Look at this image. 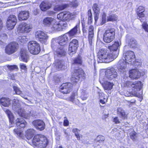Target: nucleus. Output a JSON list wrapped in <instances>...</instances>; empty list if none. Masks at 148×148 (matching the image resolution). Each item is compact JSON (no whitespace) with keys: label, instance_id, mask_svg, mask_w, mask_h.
<instances>
[{"label":"nucleus","instance_id":"1","mask_svg":"<svg viewBox=\"0 0 148 148\" xmlns=\"http://www.w3.org/2000/svg\"><path fill=\"white\" fill-rule=\"evenodd\" d=\"M86 78V74L83 70L79 66L74 67L71 73V82L62 83L59 87V91L64 94H69L72 90L73 86H76L79 82Z\"/></svg>","mask_w":148,"mask_h":148},{"label":"nucleus","instance_id":"2","mask_svg":"<svg viewBox=\"0 0 148 148\" xmlns=\"http://www.w3.org/2000/svg\"><path fill=\"white\" fill-rule=\"evenodd\" d=\"M36 131L33 128H29L25 132V136L28 140L33 138L32 145L34 147L45 148L49 143V140L44 135L39 134L35 135Z\"/></svg>","mask_w":148,"mask_h":148},{"label":"nucleus","instance_id":"3","mask_svg":"<svg viewBox=\"0 0 148 148\" xmlns=\"http://www.w3.org/2000/svg\"><path fill=\"white\" fill-rule=\"evenodd\" d=\"M98 59L101 62H110L114 60L117 56V53H109L106 49H100L97 53Z\"/></svg>","mask_w":148,"mask_h":148},{"label":"nucleus","instance_id":"4","mask_svg":"<svg viewBox=\"0 0 148 148\" xmlns=\"http://www.w3.org/2000/svg\"><path fill=\"white\" fill-rule=\"evenodd\" d=\"M27 48L30 53L34 55L38 54L41 51L40 44L36 41H29L27 44Z\"/></svg>","mask_w":148,"mask_h":148},{"label":"nucleus","instance_id":"5","mask_svg":"<svg viewBox=\"0 0 148 148\" xmlns=\"http://www.w3.org/2000/svg\"><path fill=\"white\" fill-rule=\"evenodd\" d=\"M58 40L59 46L56 51V54L58 56H65L66 51L65 50V47L68 40V38H59Z\"/></svg>","mask_w":148,"mask_h":148},{"label":"nucleus","instance_id":"6","mask_svg":"<svg viewBox=\"0 0 148 148\" xmlns=\"http://www.w3.org/2000/svg\"><path fill=\"white\" fill-rule=\"evenodd\" d=\"M144 7L141 6L139 7L137 10L138 16L137 18L142 22H144L146 21V18L144 13ZM142 26L145 31L148 32V25L146 23H144L142 24Z\"/></svg>","mask_w":148,"mask_h":148},{"label":"nucleus","instance_id":"7","mask_svg":"<svg viewBox=\"0 0 148 148\" xmlns=\"http://www.w3.org/2000/svg\"><path fill=\"white\" fill-rule=\"evenodd\" d=\"M19 48V45L17 43L14 42H11L5 46V53L8 55H11L16 52Z\"/></svg>","mask_w":148,"mask_h":148},{"label":"nucleus","instance_id":"8","mask_svg":"<svg viewBox=\"0 0 148 148\" xmlns=\"http://www.w3.org/2000/svg\"><path fill=\"white\" fill-rule=\"evenodd\" d=\"M76 14L74 13H71L69 12H62L57 15V17L60 20L69 21L75 18Z\"/></svg>","mask_w":148,"mask_h":148},{"label":"nucleus","instance_id":"9","mask_svg":"<svg viewBox=\"0 0 148 148\" xmlns=\"http://www.w3.org/2000/svg\"><path fill=\"white\" fill-rule=\"evenodd\" d=\"M67 26V24L65 22H56L51 26V29L53 31H60Z\"/></svg>","mask_w":148,"mask_h":148},{"label":"nucleus","instance_id":"10","mask_svg":"<svg viewBox=\"0 0 148 148\" xmlns=\"http://www.w3.org/2000/svg\"><path fill=\"white\" fill-rule=\"evenodd\" d=\"M17 19L15 16L11 15L8 17L6 22L7 27L9 30L12 29L16 25Z\"/></svg>","mask_w":148,"mask_h":148},{"label":"nucleus","instance_id":"11","mask_svg":"<svg viewBox=\"0 0 148 148\" xmlns=\"http://www.w3.org/2000/svg\"><path fill=\"white\" fill-rule=\"evenodd\" d=\"M78 46V40L76 39H73L70 42L68 51L70 53L74 54L76 53Z\"/></svg>","mask_w":148,"mask_h":148},{"label":"nucleus","instance_id":"12","mask_svg":"<svg viewBox=\"0 0 148 148\" xmlns=\"http://www.w3.org/2000/svg\"><path fill=\"white\" fill-rule=\"evenodd\" d=\"M32 124L36 129L40 131L44 130L45 124L44 122L40 119H36L32 122Z\"/></svg>","mask_w":148,"mask_h":148},{"label":"nucleus","instance_id":"13","mask_svg":"<svg viewBox=\"0 0 148 148\" xmlns=\"http://www.w3.org/2000/svg\"><path fill=\"white\" fill-rule=\"evenodd\" d=\"M105 74L107 78L110 80L116 77L117 76V72L113 67L107 69L106 71Z\"/></svg>","mask_w":148,"mask_h":148},{"label":"nucleus","instance_id":"14","mask_svg":"<svg viewBox=\"0 0 148 148\" xmlns=\"http://www.w3.org/2000/svg\"><path fill=\"white\" fill-rule=\"evenodd\" d=\"M32 26L26 23H23L18 26V30L21 33H28L31 30Z\"/></svg>","mask_w":148,"mask_h":148},{"label":"nucleus","instance_id":"15","mask_svg":"<svg viewBox=\"0 0 148 148\" xmlns=\"http://www.w3.org/2000/svg\"><path fill=\"white\" fill-rule=\"evenodd\" d=\"M125 60L129 62H132L135 59V56L134 52L131 51H127L124 53Z\"/></svg>","mask_w":148,"mask_h":148},{"label":"nucleus","instance_id":"16","mask_svg":"<svg viewBox=\"0 0 148 148\" xmlns=\"http://www.w3.org/2000/svg\"><path fill=\"white\" fill-rule=\"evenodd\" d=\"M79 23L69 32L64 34L62 37H71L75 36L77 33V29L79 28Z\"/></svg>","mask_w":148,"mask_h":148},{"label":"nucleus","instance_id":"17","mask_svg":"<svg viewBox=\"0 0 148 148\" xmlns=\"http://www.w3.org/2000/svg\"><path fill=\"white\" fill-rule=\"evenodd\" d=\"M16 112L18 115L25 119H29L30 116V112L29 113L27 112L25 110L21 107L17 108V109H16Z\"/></svg>","mask_w":148,"mask_h":148},{"label":"nucleus","instance_id":"18","mask_svg":"<svg viewBox=\"0 0 148 148\" xmlns=\"http://www.w3.org/2000/svg\"><path fill=\"white\" fill-rule=\"evenodd\" d=\"M140 74V72L137 69H132L129 72V77L132 80L138 79Z\"/></svg>","mask_w":148,"mask_h":148},{"label":"nucleus","instance_id":"19","mask_svg":"<svg viewBox=\"0 0 148 148\" xmlns=\"http://www.w3.org/2000/svg\"><path fill=\"white\" fill-rule=\"evenodd\" d=\"M121 45L120 38H119V41L114 42V43L112 45L108 47V48L110 49L111 53H114L115 52L118 55V53L116 51Z\"/></svg>","mask_w":148,"mask_h":148},{"label":"nucleus","instance_id":"20","mask_svg":"<svg viewBox=\"0 0 148 148\" xmlns=\"http://www.w3.org/2000/svg\"><path fill=\"white\" fill-rule=\"evenodd\" d=\"M27 124L26 121L22 118H18L15 120L16 126L20 129L24 128Z\"/></svg>","mask_w":148,"mask_h":148},{"label":"nucleus","instance_id":"21","mask_svg":"<svg viewBox=\"0 0 148 148\" xmlns=\"http://www.w3.org/2000/svg\"><path fill=\"white\" fill-rule=\"evenodd\" d=\"M143 84L140 81L134 82L131 84L132 90L134 92L140 91L141 89Z\"/></svg>","mask_w":148,"mask_h":148},{"label":"nucleus","instance_id":"22","mask_svg":"<svg viewBox=\"0 0 148 148\" xmlns=\"http://www.w3.org/2000/svg\"><path fill=\"white\" fill-rule=\"evenodd\" d=\"M55 22H56V20L51 17H46L43 21V24L44 25L49 26L51 29V26L55 23Z\"/></svg>","mask_w":148,"mask_h":148},{"label":"nucleus","instance_id":"23","mask_svg":"<svg viewBox=\"0 0 148 148\" xmlns=\"http://www.w3.org/2000/svg\"><path fill=\"white\" fill-rule=\"evenodd\" d=\"M20 54L21 59V60L25 62H27L28 61L29 58L27 51L24 49H21Z\"/></svg>","mask_w":148,"mask_h":148},{"label":"nucleus","instance_id":"24","mask_svg":"<svg viewBox=\"0 0 148 148\" xmlns=\"http://www.w3.org/2000/svg\"><path fill=\"white\" fill-rule=\"evenodd\" d=\"M126 42L128 46L132 48L135 49L138 47V45L136 40L133 38L126 39Z\"/></svg>","mask_w":148,"mask_h":148},{"label":"nucleus","instance_id":"25","mask_svg":"<svg viewBox=\"0 0 148 148\" xmlns=\"http://www.w3.org/2000/svg\"><path fill=\"white\" fill-rule=\"evenodd\" d=\"M117 113L122 120L127 119L128 114L126 113L125 110L121 108H119L117 109Z\"/></svg>","mask_w":148,"mask_h":148},{"label":"nucleus","instance_id":"26","mask_svg":"<svg viewBox=\"0 0 148 148\" xmlns=\"http://www.w3.org/2000/svg\"><path fill=\"white\" fill-rule=\"evenodd\" d=\"M51 7V5L48 1H45L42 2L40 5V9L43 11L49 9Z\"/></svg>","mask_w":148,"mask_h":148},{"label":"nucleus","instance_id":"27","mask_svg":"<svg viewBox=\"0 0 148 148\" xmlns=\"http://www.w3.org/2000/svg\"><path fill=\"white\" fill-rule=\"evenodd\" d=\"M11 101L9 97H3L0 98V103L5 107H8L11 104Z\"/></svg>","mask_w":148,"mask_h":148},{"label":"nucleus","instance_id":"28","mask_svg":"<svg viewBox=\"0 0 148 148\" xmlns=\"http://www.w3.org/2000/svg\"><path fill=\"white\" fill-rule=\"evenodd\" d=\"M29 16V12L27 11H22L20 12L18 15L19 20H26L28 18Z\"/></svg>","mask_w":148,"mask_h":148},{"label":"nucleus","instance_id":"29","mask_svg":"<svg viewBox=\"0 0 148 148\" xmlns=\"http://www.w3.org/2000/svg\"><path fill=\"white\" fill-rule=\"evenodd\" d=\"M127 69V63L126 61L123 60L120 62L118 70L121 72H124L126 71Z\"/></svg>","mask_w":148,"mask_h":148},{"label":"nucleus","instance_id":"30","mask_svg":"<svg viewBox=\"0 0 148 148\" xmlns=\"http://www.w3.org/2000/svg\"><path fill=\"white\" fill-rule=\"evenodd\" d=\"M5 113L9 118V121L11 124L14 123V117L11 111L8 109H7L5 111Z\"/></svg>","mask_w":148,"mask_h":148},{"label":"nucleus","instance_id":"31","mask_svg":"<svg viewBox=\"0 0 148 148\" xmlns=\"http://www.w3.org/2000/svg\"><path fill=\"white\" fill-rule=\"evenodd\" d=\"M115 34L114 29L107 30L103 34V37H114Z\"/></svg>","mask_w":148,"mask_h":148},{"label":"nucleus","instance_id":"32","mask_svg":"<svg viewBox=\"0 0 148 148\" xmlns=\"http://www.w3.org/2000/svg\"><path fill=\"white\" fill-rule=\"evenodd\" d=\"M113 85L112 83L106 81L103 83V86L105 90H110L112 88Z\"/></svg>","mask_w":148,"mask_h":148},{"label":"nucleus","instance_id":"33","mask_svg":"<svg viewBox=\"0 0 148 148\" xmlns=\"http://www.w3.org/2000/svg\"><path fill=\"white\" fill-rule=\"evenodd\" d=\"M69 6V4H63L62 5H57L54 7V10L56 11L62 10L66 8Z\"/></svg>","mask_w":148,"mask_h":148},{"label":"nucleus","instance_id":"34","mask_svg":"<svg viewBox=\"0 0 148 148\" xmlns=\"http://www.w3.org/2000/svg\"><path fill=\"white\" fill-rule=\"evenodd\" d=\"M73 64H78L79 65H81L82 64V60L81 58L80 57H78L75 58L73 60Z\"/></svg>","mask_w":148,"mask_h":148},{"label":"nucleus","instance_id":"35","mask_svg":"<svg viewBox=\"0 0 148 148\" xmlns=\"http://www.w3.org/2000/svg\"><path fill=\"white\" fill-rule=\"evenodd\" d=\"M36 37H49V36L43 31H38L35 33Z\"/></svg>","mask_w":148,"mask_h":148},{"label":"nucleus","instance_id":"36","mask_svg":"<svg viewBox=\"0 0 148 148\" xmlns=\"http://www.w3.org/2000/svg\"><path fill=\"white\" fill-rule=\"evenodd\" d=\"M80 131V130L76 128H73L72 130L73 132L74 133L75 136L77 138V140H80L81 139L80 138H82L83 137L82 135H80L78 133V132Z\"/></svg>","mask_w":148,"mask_h":148},{"label":"nucleus","instance_id":"37","mask_svg":"<svg viewBox=\"0 0 148 148\" xmlns=\"http://www.w3.org/2000/svg\"><path fill=\"white\" fill-rule=\"evenodd\" d=\"M129 134L130 138L133 141H135L137 140V133L134 130L131 132Z\"/></svg>","mask_w":148,"mask_h":148},{"label":"nucleus","instance_id":"38","mask_svg":"<svg viewBox=\"0 0 148 148\" xmlns=\"http://www.w3.org/2000/svg\"><path fill=\"white\" fill-rule=\"evenodd\" d=\"M117 19V16L115 14L110 15L107 17V21H114Z\"/></svg>","mask_w":148,"mask_h":148},{"label":"nucleus","instance_id":"39","mask_svg":"<svg viewBox=\"0 0 148 148\" xmlns=\"http://www.w3.org/2000/svg\"><path fill=\"white\" fill-rule=\"evenodd\" d=\"M13 131L15 134L17 135L20 137H21L23 135V131L20 130L18 128L14 129Z\"/></svg>","mask_w":148,"mask_h":148},{"label":"nucleus","instance_id":"40","mask_svg":"<svg viewBox=\"0 0 148 148\" xmlns=\"http://www.w3.org/2000/svg\"><path fill=\"white\" fill-rule=\"evenodd\" d=\"M70 6L74 8H77L79 5L78 2L77 0H74L69 3Z\"/></svg>","mask_w":148,"mask_h":148},{"label":"nucleus","instance_id":"41","mask_svg":"<svg viewBox=\"0 0 148 148\" xmlns=\"http://www.w3.org/2000/svg\"><path fill=\"white\" fill-rule=\"evenodd\" d=\"M105 138L104 137L101 135L98 136L95 140L96 142L101 143L103 142L105 140Z\"/></svg>","mask_w":148,"mask_h":148},{"label":"nucleus","instance_id":"42","mask_svg":"<svg viewBox=\"0 0 148 148\" xmlns=\"http://www.w3.org/2000/svg\"><path fill=\"white\" fill-rule=\"evenodd\" d=\"M92 9L94 13H99L100 8L99 5L95 3L93 4Z\"/></svg>","mask_w":148,"mask_h":148},{"label":"nucleus","instance_id":"43","mask_svg":"<svg viewBox=\"0 0 148 148\" xmlns=\"http://www.w3.org/2000/svg\"><path fill=\"white\" fill-rule=\"evenodd\" d=\"M7 67L9 70L10 71H12L14 70L17 71L18 69L17 66L16 65H8Z\"/></svg>","mask_w":148,"mask_h":148},{"label":"nucleus","instance_id":"44","mask_svg":"<svg viewBox=\"0 0 148 148\" xmlns=\"http://www.w3.org/2000/svg\"><path fill=\"white\" fill-rule=\"evenodd\" d=\"M88 23L90 24L92 23V17L91 10H89L88 12Z\"/></svg>","mask_w":148,"mask_h":148},{"label":"nucleus","instance_id":"45","mask_svg":"<svg viewBox=\"0 0 148 148\" xmlns=\"http://www.w3.org/2000/svg\"><path fill=\"white\" fill-rule=\"evenodd\" d=\"M14 91L15 92L16 94L20 95L22 94V92L20 90L19 88L18 87L14 86L13 87Z\"/></svg>","mask_w":148,"mask_h":148},{"label":"nucleus","instance_id":"46","mask_svg":"<svg viewBox=\"0 0 148 148\" xmlns=\"http://www.w3.org/2000/svg\"><path fill=\"white\" fill-rule=\"evenodd\" d=\"M77 92H73L69 98V100L72 102H74L75 97L77 96Z\"/></svg>","mask_w":148,"mask_h":148},{"label":"nucleus","instance_id":"47","mask_svg":"<svg viewBox=\"0 0 148 148\" xmlns=\"http://www.w3.org/2000/svg\"><path fill=\"white\" fill-rule=\"evenodd\" d=\"M106 22V15L105 13H103L102 16V19L101 24L102 25L105 23Z\"/></svg>","mask_w":148,"mask_h":148},{"label":"nucleus","instance_id":"48","mask_svg":"<svg viewBox=\"0 0 148 148\" xmlns=\"http://www.w3.org/2000/svg\"><path fill=\"white\" fill-rule=\"evenodd\" d=\"M103 40L104 42L107 43H108L113 41V38H103Z\"/></svg>","mask_w":148,"mask_h":148},{"label":"nucleus","instance_id":"49","mask_svg":"<svg viewBox=\"0 0 148 148\" xmlns=\"http://www.w3.org/2000/svg\"><path fill=\"white\" fill-rule=\"evenodd\" d=\"M64 120L63 121V125L64 126H67L69 125V121L67 119L66 117L65 116L64 117Z\"/></svg>","mask_w":148,"mask_h":148},{"label":"nucleus","instance_id":"50","mask_svg":"<svg viewBox=\"0 0 148 148\" xmlns=\"http://www.w3.org/2000/svg\"><path fill=\"white\" fill-rule=\"evenodd\" d=\"M20 68L21 70H23L25 71H27V68L25 64L23 63H21L20 64Z\"/></svg>","mask_w":148,"mask_h":148},{"label":"nucleus","instance_id":"51","mask_svg":"<svg viewBox=\"0 0 148 148\" xmlns=\"http://www.w3.org/2000/svg\"><path fill=\"white\" fill-rule=\"evenodd\" d=\"M113 122L115 124H117L120 123L121 122L119 120L118 117L116 116L114 117L113 119Z\"/></svg>","mask_w":148,"mask_h":148},{"label":"nucleus","instance_id":"52","mask_svg":"<svg viewBox=\"0 0 148 148\" xmlns=\"http://www.w3.org/2000/svg\"><path fill=\"white\" fill-rule=\"evenodd\" d=\"M47 38H39V40L40 42L42 43H45L47 41Z\"/></svg>","mask_w":148,"mask_h":148},{"label":"nucleus","instance_id":"53","mask_svg":"<svg viewBox=\"0 0 148 148\" xmlns=\"http://www.w3.org/2000/svg\"><path fill=\"white\" fill-rule=\"evenodd\" d=\"M132 82L130 81H126L124 83V85L125 87H128L130 86L131 87V84H132Z\"/></svg>","mask_w":148,"mask_h":148},{"label":"nucleus","instance_id":"54","mask_svg":"<svg viewBox=\"0 0 148 148\" xmlns=\"http://www.w3.org/2000/svg\"><path fill=\"white\" fill-rule=\"evenodd\" d=\"M107 101V99H106L105 98H103V99H101L99 100L100 102L103 104H105Z\"/></svg>","mask_w":148,"mask_h":148},{"label":"nucleus","instance_id":"55","mask_svg":"<svg viewBox=\"0 0 148 148\" xmlns=\"http://www.w3.org/2000/svg\"><path fill=\"white\" fill-rule=\"evenodd\" d=\"M136 102V100L135 99H132L131 100L128 101V103L130 105H132L133 104H135Z\"/></svg>","mask_w":148,"mask_h":148},{"label":"nucleus","instance_id":"56","mask_svg":"<svg viewBox=\"0 0 148 148\" xmlns=\"http://www.w3.org/2000/svg\"><path fill=\"white\" fill-rule=\"evenodd\" d=\"M99 13H94V19L95 21L96 22L98 19Z\"/></svg>","mask_w":148,"mask_h":148},{"label":"nucleus","instance_id":"57","mask_svg":"<svg viewBox=\"0 0 148 148\" xmlns=\"http://www.w3.org/2000/svg\"><path fill=\"white\" fill-rule=\"evenodd\" d=\"M55 2L56 4H59L62 3L63 2V0H56L55 1Z\"/></svg>","mask_w":148,"mask_h":148},{"label":"nucleus","instance_id":"58","mask_svg":"<svg viewBox=\"0 0 148 148\" xmlns=\"http://www.w3.org/2000/svg\"><path fill=\"white\" fill-rule=\"evenodd\" d=\"M94 34L93 31H89V37H93Z\"/></svg>","mask_w":148,"mask_h":148},{"label":"nucleus","instance_id":"59","mask_svg":"<svg viewBox=\"0 0 148 148\" xmlns=\"http://www.w3.org/2000/svg\"><path fill=\"white\" fill-rule=\"evenodd\" d=\"M93 27L90 25L89 27V31H93Z\"/></svg>","mask_w":148,"mask_h":148},{"label":"nucleus","instance_id":"60","mask_svg":"<svg viewBox=\"0 0 148 148\" xmlns=\"http://www.w3.org/2000/svg\"><path fill=\"white\" fill-rule=\"evenodd\" d=\"M7 37V35L5 33H2L1 34L0 37Z\"/></svg>","mask_w":148,"mask_h":148},{"label":"nucleus","instance_id":"61","mask_svg":"<svg viewBox=\"0 0 148 148\" xmlns=\"http://www.w3.org/2000/svg\"><path fill=\"white\" fill-rule=\"evenodd\" d=\"M140 94H137L136 92L134 93V96L138 97H140Z\"/></svg>","mask_w":148,"mask_h":148},{"label":"nucleus","instance_id":"62","mask_svg":"<svg viewBox=\"0 0 148 148\" xmlns=\"http://www.w3.org/2000/svg\"><path fill=\"white\" fill-rule=\"evenodd\" d=\"M63 66V65L61 63L60 64H59L58 66V67L59 68H62V67Z\"/></svg>","mask_w":148,"mask_h":148},{"label":"nucleus","instance_id":"63","mask_svg":"<svg viewBox=\"0 0 148 148\" xmlns=\"http://www.w3.org/2000/svg\"><path fill=\"white\" fill-rule=\"evenodd\" d=\"M2 27V22L1 20L0 19V29Z\"/></svg>","mask_w":148,"mask_h":148},{"label":"nucleus","instance_id":"64","mask_svg":"<svg viewBox=\"0 0 148 148\" xmlns=\"http://www.w3.org/2000/svg\"><path fill=\"white\" fill-rule=\"evenodd\" d=\"M82 99L83 100H84L86 99V97H82Z\"/></svg>","mask_w":148,"mask_h":148}]
</instances>
